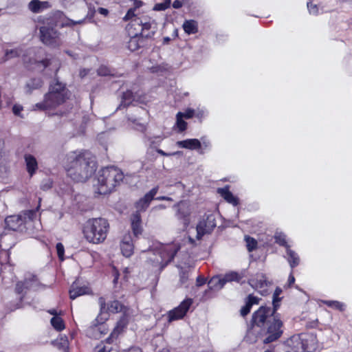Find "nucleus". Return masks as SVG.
Instances as JSON below:
<instances>
[{"label": "nucleus", "mask_w": 352, "mask_h": 352, "mask_svg": "<svg viewBox=\"0 0 352 352\" xmlns=\"http://www.w3.org/2000/svg\"><path fill=\"white\" fill-rule=\"evenodd\" d=\"M67 175L76 182H86L96 170L95 161L85 151H72L64 159Z\"/></svg>", "instance_id": "nucleus-1"}, {"label": "nucleus", "mask_w": 352, "mask_h": 352, "mask_svg": "<svg viewBox=\"0 0 352 352\" xmlns=\"http://www.w3.org/2000/svg\"><path fill=\"white\" fill-rule=\"evenodd\" d=\"M278 305L276 298L274 300V307L262 306L255 311L252 318L251 324L252 327H265L267 329V337L263 340L265 344H268L276 340L280 337L283 331L281 327L282 321L278 314L276 313Z\"/></svg>", "instance_id": "nucleus-2"}, {"label": "nucleus", "mask_w": 352, "mask_h": 352, "mask_svg": "<svg viewBox=\"0 0 352 352\" xmlns=\"http://www.w3.org/2000/svg\"><path fill=\"white\" fill-rule=\"evenodd\" d=\"M63 18V12L56 11L50 18L47 19L46 24L40 27V38L43 43L52 47L59 46L61 44L60 34L54 28L55 26L74 25L82 24L85 21V19L78 21L67 19L65 22Z\"/></svg>", "instance_id": "nucleus-3"}, {"label": "nucleus", "mask_w": 352, "mask_h": 352, "mask_svg": "<svg viewBox=\"0 0 352 352\" xmlns=\"http://www.w3.org/2000/svg\"><path fill=\"white\" fill-rule=\"evenodd\" d=\"M69 98V91L65 85L56 81L50 86L49 91L45 94L42 102L36 103L33 109L45 111L56 107Z\"/></svg>", "instance_id": "nucleus-4"}, {"label": "nucleus", "mask_w": 352, "mask_h": 352, "mask_svg": "<svg viewBox=\"0 0 352 352\" xmlns=\"http://www.w3.org/2000/svg\"><path fill=\"white\" fill-rule=\"evenodd\" d=\"M109 224L104 218L89 219L83 228V234L87 241L94 244L102 243L107 238Z\"/></svg>", "instance_id": "nucleus-5"}, {"label": "nucleus", "mask_w": 352, "mask_h": 352, "mask_svg": "<svg viewBox=\"0 0 352 352\" xmlns=\"http://www.w3.org/2000/svg\"><path fill=\"white\" fill-rule=\"evenodd\" d=\"M122 172L113 166L106 167L98 172L97 184L98 192L107 194L110 192L115 186L122 181Z\"/></svg>", "instance_id": "nucleus-6"}, {"label": "nucleus", "mask_w": 352, "mask_h": 352, "mask_svg": "<svg viewBox=\"0 0 352 352\" xmlns=\"http://www.w3.org/2000/svg\"><path fill=\"white\" fill-rule=\"evenodd\" d=\"M123 20L125 21L131 20V26H138V33L146 38L153 36L157 30V24L155 20L148 15L142 14L139 16L135 12V8H130L124 16Z\"/></svg>", "instance_id": "nucleus-7"}, {"label": "nucleus", "mask_w": 352, "mask_h": 352, "mask_svg": "<svg viewBox=\"0 0 352 352\" xmlns=\"http://www.w3.org/2000/svg\"><path fill=\"white\" fill-rule=\"evenodd\" d=\"M289 345L290 352H314L318 348V342L313 333H301L292 336Z\"/></svg>", "instance_id": "nucleus-8"}, {"label": "nucleus", "mask_w": 352, "mask_h": 352, "mask_svg": "<svg viewBox=\"0 0 352 352\" xmlns=\"http://www.w3.org/2000/svg\"><path fill=\"white\" fill-rule=\"evenodd\" d=\"M179 250V247L176 245L163 246L153 252V257L149 256L148 258L162 270L174 258Z\"/></svg>", "instance_id": "nucleus-9"}, {"label": "nucleus", "mask_w": 352, "mask_h": 352, "mask_svg": "<svg viewBox=\"0 0 352 352\" xmlns=\"http://www.w3.org/2000/svg\"><path fill=\"white\" fill-rule=\"evenodd\" d=\"M35 215V211L30 210L25 212L23 217L21 215H12L8 217L5 219L6 227L12 230H17L26 222L27 219L32 221Z\"/></svg>", "instance_id": "nucleus-10"}, {"label": "nucleus", "mask_w": 352, "mask_h": 352, "mask_svg": "<svg viewBox=\"0 0 352 352\" xmlns=\"http://www.w3.org/2000/svg\"><path fill=\"white\" fill-rule=\"evenodd\" d=\"M41 285L36 276L32 274H27L24 281L17 283L16 290L17 293L21 294L25 289H38Z\"/></svg>", "instance_id": "nucleus-11"}, {"label": "nucleus", "mask_w": 352, "mask_h": 352, "mask_svg": "<svg viewBox=\"0 0 352 352\" xmlns=\"http://www.w3.org/2000/svg\"><path fill=\"white\" fill-rule=\"evenodd\" d=\"M192 299L186 298L184 300L178 307L170 311L168 315V322L183 318L192 305Z\"/></svg>", "instance_id": "nucleus-12"}, {"label": "nucleus", "mask_w": 352, "mask_h": 352, "mask_svg": "<svg viewBox=\"0 0 352 352\" xmlns=\"http://www.w3.org/2000/svg\"><path fill=\"white\" fill-rule=\"evenodd\" d=\"M216 227L215 218L213 214H208L203 218L197 226V237L200 239L206 234H208Z\"/></svg>", "instance_id": "nucleus-13"}, {"label": "nucleus", "mask_w": 352, "mask_h": 352, "mask_svg": "<svg viewBox=\"0 0 352 352\" xmlns=\"http://www.w3.org/2000/svg\"><path fill=\"white\" fill-rule=\"evenodd\" d=\"M98 304L100 305V314L104 313H119L124 311L126 307L118 300H113L108 305H106L105 299L103 297H100L98 299Z\"/></svg>", "instance_id": "nucleus-14"}, {"label": "nucleus", "mask_w": 352, "mask_h": 352, "mask_svg": "<svg viewBox=\"0 0 352 352\" xmlns=\"http://www.w3.org/2000/svg\"><path fill=\"white\" fill-rule=\"evenodd\" d=\"M158 188V186L154 187L136 203L135 206L138 211H144L148 207L150 202L157 194Z\"/></svg>", "instance_id": "nucleus-15"}, {"label": "nucleus", "mask_w": 352, "mask_h": 352, "mask_svg": "<svg viewBox=\"0 0 352 352\" xmlns=\"http://www.w3.org/2000/svg\"><path fill=\"white\" fill-rule=\"evenodd\" d=\"M249 284L256 289H262L259 292L262 295H265L267 290L265 289L267 285L266 277L263 274H257L254 278L249 280Z\"/></svg>", "instance_id": "nucleus-16"}, {"label": "nucleus", "mask_w": 352, "mask_h": 352, "mask_svg": "<svg viewBox=\"0 0 352 352\" xmlns=\"http://www.w3.org/2000/svg\"><path fill=\"white\" fill-rule=\"evenodd\" d=\"M177 216L178 219L184 220V225L186 227L189 223L188 217L191 212L190 205L186 201H181L177 206Z\"/></svg>", "instance_id": "nucleus-17"}, {"label": "nucleus", "mask_w": 352, "mask_h": 352, "mask_svg": "<svg viewBox=\"0 0 352 352\" xmlns=\"http://www.w3.org/2000/svg\"><path fill=\"white\" fill-rule=\"evenodd\" d=\"M133 243L129 234H125L120 243V249L122 254L126 257L131 256L133 253Z\"/></svg>", "instance_id": "nucleus-18"}, {"label": "nucleus", "mask_w": 352, "mask_h": 352, "mask_svg": "<svg viewBox=\"0 0 352 352\" xmlns=\"http://www.w3.org/2000/svg\"><path fill=\"white\" fill-rule=\"evenodd\" d=\"M50 7L48 1L40 0H32L29 2L28 8L33 13H40Z\"/></svg>", "instance_id": "nucleus-19"}, {"label": "nucleus", "mask_w": 352, "mask_h": 352, "mask_svg": "<svg viewBox=\"0 0 352 352\" xmlns=\"http://www.w3.org/2000/svg\"><path fill=\"white\" fill-rule=\"evenodd\" d=\"M43 85V82L41 78H32L27 81L24 91L27 94H31L33 91L40 89Z\"/></svg>", "instance_id": "nucleus-20"}, {"label": "nucleus", "mask_w": 352, "mask_h": 352, "mask_svg": "<svg viewBox=\"0 0 352 352\" xmlns=\"http://www.w3.org/2000/svg\"><path fill=\"white\" fill-rule=\"evenodd\" d=\"M245 271L242 270L240 272L230 271L226 274L223 275L225 283L236 282L240 283L241 280L245 277Z\"/></svg>", "instance_id": "nucleus-21"}, {"label": "nucleus", "mask_w": 352, "mask_h": 352, "mask_svg": "<svg viewBox=\"0 0 352 352\" xmlns=\"http://www.w3.org/2000/svg\"><path fill=\"white\" fill-rule=\"evenodd\" d=\"M177 144L181 148L190 150L199 149L201 146V142L197 139H187L182 141H178Z\"/></svg>", "instance_id": "nucleus-22"}, {"label": "nucleus", "mask_w": 352, "mask_h": 352, "mask_svg": "<svg viewBox=\"0 0 352 352\" xmlns=\"http://www.w3.org/2000/svg\"><path fill=\"white\" fill-rule=\"evenodd\" d=\"M89 288L86 286L78 287L76 285L73 284L69 289V297L71 299L74 300L82 295L89 294Z\"/></svg>", "instance_id": "nucleus-23"}, {"label": "nucleus", "mask_w": 352, "mask_h": 352, "mask_svg": "<svg viewBox=\"0 0 352 352\" xmlns=\"http://www.w3.org/2000/svg\"><path fill=\"white\" fill-rule=\"evenodd\" d=\"M24 159L27 170L30 176H32L38 168V163L36 159L30 154H25L24 155Z\"/></svg>", "instance_id": "nucleus-24"}, {"label": "nucleus", "mask_w": 352, "mask_h": 352, "mask_svg": "<svg viewBox=\"0 0 352 352\" xmlns=\"http://www.w3.org/2000/svg\"><path fill=\"white\" fill-rule=\"evenodd\" d=\"M223 275L214 276L208 281V285L210 289L219 290L225 285Z\"/></svg>", "instance_id": "nucleus-25"}, {"label": "nucleus", "mask_w": 352, "mask_h": 352, "mask_svg": "<svg viewBox=\"0 0 352 352\" xmlns=\"http://www.w3.org/2000/svg\"><path fill=\"white\" fill-rule=\"evenodd\" d=\"M218 192L221 195L225 200L233 206H236L239 204L238 199L233 195V194L227 188H218Z\"/></svg>", "instance_id": "nucleus-26"}, {"label": "nucleus", "mask_w": 352, "mask_h": 352, "mask_svg": "<svg viewBox=\"0 0 352 352\" xmlns=\"http://www.w3.org/2000/svg\"><path fill=\"white\" fill-rule=\"evenodd\" d=\"M287 259L288 263H289L292 269L296 267L300 263V258L297 253L294 251L292 250L289 248H287Z\"/></svg>", "instance_id": "nucleus-27"}, {"label": "nucleus", "mask_w": 352, "mask_h": 352, "mask_svg": "<svg viewBox=\"0 0 352 352\" xmlns=\"http://www.w3.org/2000/svg\"><path fill=\"white\" fill-rule=\"evenodd\" d=\"M53 344L58 349L63 350L64 352H68L69 342L65 336H61L59 338L54 340Z\"/></svg>", "instance_id": "nucleus-28"}, {"label": "nucleus", "mask_w": 352, "mask_h": 352, "mask_svg": "<svg viewBox=\"0 0 352 352\" xmlns=\"http://www.w3.org/2000/svg\"><path fill=\"white\" fill-rule=\"evenodd\" d=\"M23 52L21 47H16L11 50H6L5 52V56L3 58V62H6L9 59L19 56Z\"/></svg>", "instance_id": "nucleus-29"}, {"label": "nucleus", "mask_w": 352, "mask_h": 352, "mask_svg": "<svg viewBox=\"0 0 352 352\" xmlns=\"http://www.w3.org/2000/svg\"><path fill=\"white\" fill-rule=\"evenodd\" d=\"M183 28L188 34H195L197 32V23L193 20L186 21L183 24Z\"/></svg>", "instance_id": "nucleus-30"}, {"label": "nucleus", "mask_w": 352, "mask_h": 352, "mask_svg": "<svg viewBox=\"0 0 352 352\" xmlns=\"http://www.w3.org/2000/svg\"><path fill=\"white\" fill-rule=\"evenodd\" d=\"M134 99L135 96L131 91L128 90L126 92H124L122 97L121 104L118 108H120L121 107H125L129 106L132 102V101L134 100Z\"/></svg>", "instance_id": "nucleus-31"}, {"label": "nucleus", "mask_w": 352, "mask_h": 352, "mask_svg": "<svg viewBox=\"0 0 352 352\" xmlns=\"http://www.w3.org/2000/svg\"><path fill=\"white\" fill-rule=\"evenodd\" d=\"M51 324L57 331H62L65 329V324L63 319L58 316H54L51 319Z\"/></svg>", "instance_id": "nucleus-32"}, {"label": "nucleus", "mask_w": 352, "mask_h": 352, "mask_svg": "<svg viewBox=\"0 0 352 352\" xmlns=\"http://www.w3.org/2000/svg\"><path fill=\"white\" fill-rule=\"evenodd\" d=\"M176 126L180 132L186 129L187 122L184 120L182 112H178L176 115Z\"/></svg>", "instance_id": "nucleus-33"}, {"label": "nucleus", "mask_w": 352, "mask_h": 352, "mask_svg": "<svg viewBox=\"0 0 352 352\" xmlns=\"http://www.w3.org/2000/svg\"><path fill=\"white\" fill-rule=\"evenodd\" d=\"M324 303L328 307H333L340 311H343L345 307V305L343 303L336 300H325L324 301Z\"/></svg>", "instance_id": "nucleus-34"}, {"label": "nucleus", "mask_w": 352, "mask_h": 352, "mask_svg": "<svg viewBox=\"0 0 352 352\" xmlns=\"http://www.w3.org/2000/svg\"><path fill=\"white\" fill-rule=\"evenodd\" d=\"M126 322L124 320H120L118 322L117 326L114 328L113 332L111 334V336L114 338L117 337L118 334L121 332V331L123 329V328L126 326Z\"/></svg>", "instance_id": "nucleus-35"}, {"label": "nucleus", "mask_w": 352, "mask_h": 352, "mask_svg": "<svg viewBox=\"0 0 352 352\" xmlns=\"http://www.w3.org/2000/svg\"><path fill=\"white\" fill-rule=\"evenodd\" d=\"M275 241L279 245L285 246L286 249L289 248L287 244L286 236L283 233H276L275 235Z\"/></svg>", "instance_id": "nucleus-36"}, {"label": "nucleus", "mask_w": 352, "mask_h": 352, "mask_svg": "<svg viewBox=\"0 0 352 352\" xmlns=\"http://www.w3.org/2000/svg\"><path fill=\"white\" fill-rule=\"evenodd\" d=\"M245 240L246 241L247 249L249 252H252L256 249L257 242L254 239L250 236H245Z\"/></svg>", "instance_id": "nucleus-37"}, {"label": "nucleus", "mask_w": 352, "mask_h": 352, "mask_svg": "<svg viewBox=\"0 0 352 352\" xmlns=\"http://www.w3.org/2000/svg\"><path fill=\"white\" fill-rule=\"evenodd\" d=\"M170 0H164V2L162 3H157L154 6V10L157 11L165 10L166 9L169 8V6H170Z\"/></svg>", "instance_id": "nucleus-38"}, {"label": "nucleus", "mask_w": 352, "mask_h": 352, "mask_svg": "<svg viewBox=\"0 0 352 352\" xmlns=\"http://www.w3.org/2000/svg\"><path fill=\"white\" fill-rule=\"evenodd\" d=\"M129 120L133 124V127L135 130H138V131H144L146 129V126L144 124L140 123L138 120L129 118Z\"/></svg>", "instance_id": "nucleus-39"}, {"label": "nucleus", "mask_w": 352, "mask_h": 352, "mask_svg": "<svg viewBox=\"0 0 352 352\" xmlns=\"http://www.w3.org/2000/svg\"><path fill=\"white\" fill-rule=\"evenodd\" d=\"M138 33H135V36H133L129 42V48L131 50H135L136 49H138L139 47V45L138 44L137 41H138V38H137V36H138Z\"/></svg>", "instance_id": "nucleus-40"}, {"label": "nucleus", "mask_w": 352, "mask_h": 352, "mask_svg": "<svg viewBox=\"0 0 352 352\" xmlns=\"http://www.w3.org/2000/svg\"><path fill=\"white\" fill-rule=\"evenodd\" d=\"M307 8L309 10V12L311 14L316 15L318 13V8L317 5L313 4L311 2L307 3Z\"/></svg>", "instance_id": "nucleus-41"}, {"label": "nucleus", "mask_w": 352, "mask_h": 352, "mask_svg": "<svg viewBox=\"0 0 352 352\" xmlns=\"http://www.w3.org/2000/svg\"><path fill=\"white\" fill-rule=\"evenodd\" d=\"M195 110H194L192 109H190V108L186 109L184 112H182V115L183 116V118H186V119H190V118H192L195 116Z\"/></svg>", "instance_id": "nucleus-42"}, {"label": "nucleus", "mask_w": 352, "mask_h": 352, "mask_svg": "<svg viewBox=\"0 0 352 352\" xmlns=\"http://www.w3.org/2000/svg\"><path fill=\"white\" fill-rule=\"evenodd\" d=\"M98 74L100 76H111V75H112L110 69L108 67H104V66H102L98 69Z\"/></svg>", "instance_id": "nucleus-43"}, {"label": "nucleus", "mask_w": 352, "mask_h": 352, "mask_svg": "<svg viewBox=\"0 0 352 352\" xmlns=\"http://www.w3.org/2000/svg\"><path fill=\"white\" fill-rule=\"evenodd\" d=\"M57 254L60 260H63L64 256V246L62 243H58L56 244Z\"/></svg>", "instance_id": "nucleus-44"}, {"label": "nucleus", "mask_w": 352, "mask_h": 352, "mask_svg": "<svg viewBox=\"0 0 352 352\" xmlns=\"http://www.w3.org/2000/svg\"><path fill=\"white\" fill-rule=\"evenodd\" d=\"M131 227L133 234L135 236H138V234H141L142 228L140 227V223H131Z\"/></svg>", "instance_id": "nucleus-45"}, {"label": "nucleus", "mask_w": 352, "mask_h": 352, "mask_svg": "<svg viewBox=\"0 0 352 352\" xmlns=\"http://www.w3.org/2000/svg\"><path fill=\"white\" fill-rule=\"evenodd\" d=\"M252 306V305H251V303H249L247 301L245 305L243 306L241 309V314L243 316H246L250 311Z\"/></svg>", "instance_id": "nucleus-46"}, {"label": "nucleus", "mask_w": 352, "mask_h": 352, "mask_svg": "<svg viewBox=\"0 0 352 352\" xmlns=\"http://www.w3.org/2000/svg\"><path fill=\"white\" fill-rule=\"evenodd\" d=\"M188 279V274L186 272L181 271L179 273V281L182 285L185 284Z\"/></svg>", "instance_id": "nucleus-47"}, {"label": "nucleus", "mask_w": 352, "mask_h": 352, "mask_svg": "<svg viewBox=\"0 0 352 352\" xmlns=\"http://www.w3.org/2000/svg\"><path fill=\"white\" fill-rule=\"evenodd\" d=\"M206 111L204 109H197V110H195V116H196L197 118L199 119H202L204 117H205L206 116Z\"/></svg>", "instance_id": "nucleus-48"}, {"label": "nucleus", "mask_w": 352, "mask_h": 352, "mask_svg": "<svg viewBox=\"0 0 352 352\" xmlns=\"http://www.w3.org/2000/svg\"><path fill=\"white\" fill-rule=\"evenodd\" d=\"M139 212L140 211H137V212L133 215L131 219V223H140L141 218Z\"/></svg>", "instance_id": "nucleus-49"}, {"label": "nucleus", "mask_w": 352, "mask_h": 352, "mask_svg": "<svg viewBox=\"0 0 352 352\" xmlns=\"http://www.w3.org/2000/svg\"><path fill=\"white\" fill-rule=\"evenodd\" d=\"M23 110V107L21 105L15 104L13 106L12 111L14 115L20 116L21 111Z\"/></svg>", "instance_id": "nucleus-50"}, {"label": "nucleus", "mask_w": 352, "mask_h": 352, "mask_svg": "<svg viewBox=\"0 0 352 352\" xmlns=\"http://www.w3.org/2000/svg\"><path fill=\"white\" fill-rule=\"evenodd\" d=\"M258 300H259V299L257 297L254 296L253 295L248 296V302L249 303H251L252 305H253L254 304H258Z\"/></svg>", "instance_id": "nucleus-51"}, {"label": "nucleus", "mask_w": 352, "mask_h": 352, "mask_svg": "<svg viewBox=\"0 0 352 352\" xmlns=\"http://www.w3.org/2000/svg\"><path fill=\"white\" fill-rule=\"evenodd\" d=\"M56 60L54 59H48L46 58L45 60H43L41 61V64L43 65V67H47L52 64L53 62H55Z\"/></svg>", "instance_id": "nucleus-52"}, {"label": "nucleus", "mask_w": 352, "mask_h": 352, "mask_svg": "<svg viewBox=\"0 0 352 352\" xmlns=\"http://www.w3.org/2000/svg\"><path fill=\"white\" fill-rule=\"evenodd\" d=\"M281 289H279V288H277L274 293V295H273V301L274 300V299L276 298V301H277V304L279 305V302L280 300V298H278V296L279 294L281 293Z\"/></svg>", "instance_id": "nucleus-53"}, {"label": "nucleus", "mask_w": 352, "mask_h": 352, "mask_svg": "<svg viewBox=\"0 0 352 352\" xmlns=\"http://www.w3.org/2000/svg\"><path fill=\"white\" fill-rule=\"evenodd\" d=\"M52 187V182L50 179L43 181L41 185V188L43 190H47Z\"/></svg>", "instance_id": "nucleus-54"}, {"label": "nucleus", "mask_w": 352, "mask_h": 352, "mask_svg": "<svg viewBox=\"0 0 352 352\" xmlns=\"http://www.w3.org/2000/svg\"><path fill=\"white\" fill-rule=\"evenodd\" d=\"M206 283V280L202 276H198L196 280V285L198 287H200L203 285H204Z\"/></svg>", "instance_id": "nucleus-55"}, {"label": "nucleus", "mask_w": 352, "mask_h": 352, "mask_svg": "<svg viewBox=\"0 0 352 352\" xmlns=\"http://www.w3.org/2000/svg\"><path fill=\"white\" fill-rule=\"evenodd\" d=\"M98 352H109L111 351L110 347L106 346H98Z\"/></svg>", "instance_id": "nucleus-56"}, {"label": "nucleus", "mask_w": 352, "mask_h": 352, "mask_svg": "<svg viewBox=\"0 0 352 352\" xmlns=\"http://www.w3.org/2000/svg\"><path fill=\"white\" fill-rule=\"evenodd\" d=\"M97 11L98 13H100V14H102L104 16H107L109 14V10L104 8H99Z\"/></svg>", "instance_id": "nucleus-57"}, {"label": "nucleus", "mask_w": 352, "mask_h": 352, "mask_svg": "<svg viewBox=\"0 0 352 352\" xmlns=\"http://www.w3.org/2000/svg\"><path fill=\"white\" fill-rule=\"evenodd\" d=\"M157 152L163 155V156H170V155H176L177 153H179V152H175V153H165L164 151L161 150V149H157Z\"/></svg>", "instance_id": "nucleus-58"}, {"label": "nucleus", "mask_w": 352, "mask_h": 352, "mask_svg": "<svg viewBox=\"0 0 352 352\" xmlns=\"http://www.w3.org/2000/svg\"><path fill=\"white\" fill-rule=\"evenodd\" d=\"M183 3L179 0H175L173 3V7L175 9L180 8L182 6Z\"/></svg>", "instance_id": "nucleus-59"}, {"label": "nucleus", "mask_w": 352, "mask_h": 352, "mask_svg": "<svg viewBox=\"0 0 352 352\" xmlns=\"http://www.w3.org/2000/svg\"><path fill=\"white\" fill-rule=\"evenodd\" d=\"M294 282H295V278L292 275V271L290 274H289V278H288L289 285V286L292 285Z\"/></svg>", "instance_id": "nucleus-60"}, {"label": "nucleus", "mask_w": 352, "mask_h": 352, "mask_svg": "<svg viewBox=\"0 0 352 352\" xmlns=\"http://www.w3.org/2000/svg\"><path fill=\"white\" fill-rule=\"evenodd\" d=\"M157 200H159V201H164V200H166V201H172V198L169 197H166V196H160V197H157L156 198Z\"/></svg>", "instance_id": "nucleus-61"}, {"label": "nucleus", "mask_w": 352, "mask_h": 352, "mask_svg": "<svg viewBox=\"0 0 352 352\" xmlns=\"http://www.w3.org/2000/svg\"><path fill=\"white\" fill-rule=\"evenodd\" d=\"M128 352H142V351L138 347H132V348L129 349Z\"/></svg>", "instance_id": "nucleus-62"}, {"label": "nucleus", "mask_w": 352, "mask_h": 352, "mask_svg": "<svg viewBox=\"0 0 352 352\" xmlns=\"http://www.w3.org/2000/svg\"><path fill=\"white\" fill-rule=\"evenodd\" d=\"M87 72H88V70H87V69H82V70H81V71L80 72V76L81 77H84L85 76H86V75H87Z\"/></svg>", "instance_id": "nucleus-63"}, {"label": "nucleus", "mask_w": 352, "mask_h": 352, "mask_svg": "<svg viewBox=\"0 0 352 352\" xmlns=\"http://www.w3.org/2000/svg\"><path fill=\"white\" fill-rule=\"evenodd\" d=\"M49 313L52 315H54V316H57V313L55 309H51L49 311Z\"/></svg>", "instance_id": "nucleus-64"}]
</instances>
